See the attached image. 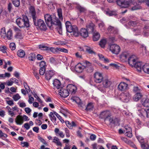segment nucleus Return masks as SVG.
Here are the masks:
<instances>
[{
  "label": "nucleus",
  "instance_id": "1",
  "mask_svg": "<svg viewBox=\"0 0 149 149\" xmlns=\"http://www.w3.org/2000/svg\"><path fill=\"white\" fill-rule=\"evenodd\" d=\"M65 25L67 32L70 33L72 36L78 37L80 35L84 38H86L88 36V31L85 28H82L79 32L77 27L75 25H72L68 21L66 22Z\"/></svg>",
  "mask_w": 149,
  "mask_h": 149
},
{
  "label": "nucleus",
  "instance_id": "2",
  "mask_svg": "<svg viewBox=\"0 0 149 149\" xmlns=\"http://www.w3.org/2000/svg\"><path fill=\"white\" fill-rule=\"evenodd\" d=\"M29 9V15L33 19L34 25L38 26L41 30H45L47 29L46 25L43 20L41 19L37 20L38 15L36 14L34 7L31 6Z\"/></svg>",
  "mask_w": 149,
  "mask_h": 149
},
{
  "label": "nucleus",
  "instance_id": "3",
  "mask_svg": "<svg viewBox=\"0 0 149 149\" xmlns=\"http://www.w3.org/2000/svg\"><path fill=\"white\" fill-rule=\"evenodd\" d=\"M16 22L17 24L20 28L25 27L28 28L29 26V19L26 15H23L21 17L17 18Z\"/></svg>",
  "mask_w": 149,
  "mask_h": 149
},
{
  "label": "nucleus",
  "instance_id": "4",
  "mask_svg": "<svg viewBox=\"0 0 149 149\" xmlns=\"http://www.w3.org/2000/svg\"><path fill=\"white\" fill-rule=\"evenodd\" d=\"M45 20L48 26L50 27L54 25L55 22L58 20L55 16H52L49 14H46L44 15Z\"/></svg>",
  "mask_w": 149,
  "mask_h": 149
},
{
  "label": "nucleus",
  "instance_id": "5",
  "mask_svg": "<svg viewBox=\"0 0 149 149\" xmlns=\"http://www.w3.org/2000/svg\"><path fill=\"white\" fill-rule=\"evenodd\" d=\"M112 82L107 79L104 78L101 82V84L98 87V89L102 92L103 91L104 89L110 86Z\"/></svg>",
  "mask_w": 149,
  "mask_h": 149
},
{
  "label": "nucleus",
  "instance_id": "6",
  "mask_svg": "<svg viewBox=\"0 0 149 149\" xmlns=\"http://www.w3.org/2000/svg\"><path fill=\"white\" fill-rule=\"evenodd\" d=\"M28 117L24 115L23 116L18 115L15 119V122L18 125H21L22 124L24 121H27L29 120Z\"/></svg>",
  "mask_w": 149,
  "mask_h": 149
},
{
  "label": "nucleus",
  "instance_id": "7",
  "mask_svg": "<svg viewBox=\"0 0 149 149\" xmlns=\"http://www.w3.org/2000/svg\"><path fill=\"white\" fill-rule=\"evenodd\" d=\"M132 2V0H118L117 4L122 8H126L129 7Z\"/></svg>",
  "mask_w": 149,
  "mask_h": 149
},
{
  "label": "nucleus",
  "instance_id": "8",
  "mask_svg": "<svg viewBox=\"0 0 149 149\" xmlns=\"http://www.w3.org/2000/svg\"><path fill=\"white\" fill-rule=\"evenodd\" d=\"M110 50L113 53L117 54L120 51V48L118 45L113 44L110 45Z\"/></svg>",
  "mask_w": 149,
  "mask_h": 149
},
{
  "label": "nucleus",
  "instance_id": "9",
  "mask_svg": "<svg viewBox=\"0 0 149 149\" xmlns=\"http://www.w3.org/2000/svg\"><path fill=\"white\" fill-rule=\"evenodd\" d=\"M130 96L128 92L125 91L121 94L120 98L123 102H127L129 101Z\"/></svg>",
  "mask_w": 149,
  "mask_h": 149
},
{
  "label": "nucleus",
  "instance_id": "10",
  "mask_svg": "<svg viewBox=\"0 0 149 149\" xmlns=\"http://www.w3.org/2000/svg\"><path fill=\"white\" fill-rule=\"evenodd\" d=\"M6 109H7L8 115L12 117L14 116L15 114L14 112V111H16L17 112H18L19 111V108L17 106H15L12 108H11L9 106H7L6 107Z\"/></svg>",
  "mask_w": 149,
  "mask_h": 149
},
{
  "label": "nucleus",
  "instance_id": "11",
  "mask_svg": "<svg viewBox=\"0 0 149 149\" xmlns=\"http://www.w3.org/2000/svg\"><path fill=\"white\" fill-rule=\"evenodd\" d=\"M100 116L106 121L108 120L109 118L111 116V115L109 111H102L101 113Z\"/></svg>",
  "mask_w": 149,
  "mask_h": 149
},
{
  "label": "nucleus",
  "instance_id": "12",
  "mask_svg": "<svg viewBox=\"0 0 149 149\" xmlns=\"http://www.w3.org/2000/svg\"><path fill=\"white\" fill-rule=\"evenodd\" d=\"M84 63L85 65L84 66L86 68V71L87 72L91 73L93 71L94 69L91 63L87 61H85Z\"/></svg>",
  "mask_w": 149,
  "mask_h": 149
},
{
  "label": "nucleus",
  "instance_id": "13",
  "mask_svg": "<svg viewBox=\"0 0 149 149\" xmlns=\"http://www.w3.org/2000/svg\"><path fill=\"white\" fill-rule=\"evenodd\" d=\"M137 61V57L134 55L130 56L128 59V63L130 65L133 67Z\"/></svg>",
  "mask_w": 149,
  "mask_h": 149
},
{
  "label": "nucleus",
  "instance_id": "14",
  "mask_svg": "<svg viewBox=\"0 0 149 149\" xmlns=\"http://www.w3.org/2000/svg\"><path fill=\"white\" fill-rule=\"evenodd\" d=\"M94 81L97 83L101 82L103 80V78L102 74L99 72H96L94 74Z\"/></svg>",
  "mask_w": 149,
  "mask_h": 149
},
{
  "label": "nucleus",
  "instance_id": "15",
  "mask_svg": "<svg viewBox=\"0 0 149 149\" xmlns=\"http://www.w3.org/2000/svg\"><path fill=\"white\" fill-rule=\"evenodd\" d=\"M59 94L60 96L63 97H66L68 96L69 94L68 90L63 88H61L58 91Z\"/></svg>",
  "mask_w": 149,
  "mask_h": 149
},
{
  "label": "nucleus",
  "instance_id": "16",
  "mask_svg": "<svg viewBox=\"0 0 149 149\" xmlns=\"http://www.w3.org/2000/svg\"><path fill=\"white\" fill-rule=\"evenodd\" d=\"M67 89L68 90L69 93L74 94L76 92L77 87L72 84H69L67 86Z\"/></svg>",
  "mask_w": 149,
  "mask_h": 149
},
{
  "label": "nucleus",
  "instance_id": "17",
  "mask_svg": "<svg viewBox=\"0 0 149 149\" xmlns=\"http://www.w3.org/2000/svg\"><path fill=\"white\" fill-rule=\"evenodd\" d=\"M127 88L128 84L124 82H120L118 86V90L121 91H124Z\"/></svg>",
  "mask_w": 149,
  "mask_h": 149
},
{
  "label": "nucleus",
  "instance_id": "18",
  "mask_svg": "<svg viewBox=\"0 0 149 149\" xmlns=\"http://www.w3.org/2000/svg\"><path fill=\"white\" fill-rule=\"evenodd\" d=\"M55 72L52 70L47 71L45 73V78L47 80H49L54 74Z\"/></svg>",
  "mask_w": 149,
  "mask_h": 149
},
{
  "label": "nucleus",
  "instance_id": "19",
  "mask_svg": "<svg viewBox=\"0 0 149 149\" xmlns=\"http://www.w3.org/2000/svg\"><path fill=\"white\" fill-rule=\"evenodd\" d=\"M56 112L55 111H53L50 112L49 115L50 120L54 123L56 122V119L55 116H56Z\"/></svg>",
  "mask_w": 149,
  "mask_h": 149
},
{
  "label": "nucleus",
  "instance_id": "20",
  "mask_svg": "<svg viewBox=\"0 0 149 149\" xmlns=\"http://www.w3.org/2000/svg\"><path fill=\"white\" fill-rule=\"evenodd\" d=\"M54 25L57 26L56 28L57 30L59 33L61 34L62 33L61 24L59 20L58 19L57 20L56 22H55Z\"/></svg>",
  "mask_w": 149,
  "mask_h": 149
},
{
  "label": "nucleus",
  "instance_id": "21",
  "mask_svg": "<svg viewBox=\"0 0 149 149\" xmlns=\"http://www.w3.org/2000/svg\"><path fill=\"white\" fill-rule=\"evenodd\" d=\"M107 30L109 33L114 34H117L118 33V30L116 28L111 26L109 27Z\"/></svg>",
  "mask_w": 149,
  "mask_h": 149
},
{
  "label": "nucleus",
  "instance_id": "22",
  "mask_svg": "<svg viewBox=\"0 0 149 149\" xmlns=\"http://www.w3.org/2000/svg\"><path fill=\"white\" fill-rule=\"evenodd\" d=\"M53 84L54 88L58 89L61 88L60 81L57 79H55L53 81Z\"/></svg>",
  "mask_w": 149,
  "mask_h": 149
},
{
  "label": "nucleus",
  "instance_id": "23",
  "mask_svg": "<svg viewBox=\"0 0 149 149\" xmlns=\"http://www.w3.org/2000/svg\"><path fill=\"white\" fill-rule=\"evenodd\" d=\"M143 65V64L141 62L137 61L133 67L135 68L138 71L140 72L142 69Z\"/></svg>",
  "mask_w": 149,
  "mask_h": 149
},
{
  "label": "nucleus",
  "instance_id": "24",
  "mask_svg": "<svg viewBox=\"0 0 149 149\" xmlns=\"http://www.w3.org/2000/svg\"><path fill=\"white\" fill-rule=\"evenodd\" d=\"M94 25L92 22H90L88 24L87 26L86 27L88 31L91 32H93L94 31Z\"/></svg>",
  "mask_w": 149,
  "mask_h": 149
},
{
  "label": "nucleus",
  "instance_id": "25",
  "mask_svg": "<svg viewBox=\"0 0 149 149\" xmlns=\"http://www.w3.org/2000/svg\"><path fill=\"white\" fill-rule=\"evenodd\" d=\"M6 37L8 40H11L13 38V33L11 29H10L6 34Z\"/></svg>",
  "mask_w": 149,
  "mask_h": 149
},
{
  "label": "nucleus",
  "instance_id": "26",
  "mask_svg": "<svg viewBox=\"0 0 149 149\" xmlns=\"http://www.w3.org/2000/svg\"><path fill=\"white\" fill-rule=\"evenodd\" d=\"M83 66H82L80 63H78L75 67V69L78 72H81L83 69Z\"/></svg>",
  "mask_w": 149,
  "mask_h": 149
},
{
  "label": "nucleus",
  "instance_id": "27",
  "mask_svg": "<svg viewBox=\"0 0 149 149\" xmlns=\"http://www.w3.org/2000/svg\"><path fill=\"white\" fill-rule=\"evenodd\" d=\"M93 40L94 41H97L100 38L99 33L96 31H94L93 32Z\"/></svg>",
  "mask_w": 149,
  "mask_h": 149
},
{
  "label": "nucleus",
  "instance_id": "28",
  "mask_svg": "<svg viewBox=\"0 0 149 149\" xmlns=\"http://www.w3.org/2000/svg\"><path fill=\"white\" fill-rule=\"evenodd\" d=\"M141 103L142 105L146 107H149V99L146 98V99H143L141 101Z\"/></svg>",
  "mask_w": 149,
  "mask_h": 149
},
{
  "label": "nucleus",
  "instance_id": "29",
  "mask_svg": "<svg viewBox=\"0 0 149 149\" xmlns=\"http://www.w3.org/2000/svg\"><path fill=\"white\" fill-rule=\"evenodd\" d=\"M108 120L111 124H116L118 122V119L116 118H113L111 116L109 119Z\"/></svg>",
  "mask_w": 149,
  "mask_h": 149
},
{
  "label": "nucleus",
  "instance_id": "30",
  "mask_svg": "<svg viewBox=\"0 0 149 149\" xmlns=\"http://www.w3.org/2000/svg\"><path fill=\"white\" fill-rule=\"evenodd\" d=\"M54 132L56 135L57 134L62 138H63L64 137V134H63V132L59 131V130L58 128H56L54 130Z\"/></svg>",
  "mask_w": 149,
  "mask_h": 149
},
{
  "label": "nucleus",
  "instance_id": "31",
  "mask_svg": "<svg viewBox=\"0 0 149 149\" xmlns=\"http://www.w3.org/2000/svg\"><path fill=\"white\" fill-rule=\"evenodd\" d=\"M142 69L144 72L149 74V64H146L143 65Z\"/></svg>",
  "mask_w": 149,
  "mask_h": 149
},
{
  "label": "nucleus",
  "instance_id": "32",
  "mask_svg": "<svg viewBox=\"0 0 149 149\" xmlns=\"http://www.w3.org/2000/svg\"><path fill=\"white\" fill-rule=\"evenodd\" d=\"M142 96V95L140 93H137L134 95L133 99L134 101H137L141 98Z\"/></svg>",
  "mask_w": 149,
  "mask_h": 149
},
{
  "label": "nucleus",
  "instance_id": "33",
  "mask_svg": "<svg viewBox=\"0 0 149 149\" xmlns=\"http://www.w3.org/2000/svg\"><path fill=\"white\" fill-rule=\"evenodd\" d=\"M71 99L73 101L75 102L78 104L81 105V100L79 97H73L71 98Z\"/></svg>",
  "mask_w": 149,
  "mask_h": 149
},
{
  "label": "nucleus",
  "instance_id": "34",
  "mask_svg": "<svg viewBox=\"0 0 149 149\" xmlns=\"http://www.w3.org/2000/svg\"><path fill=\"white\" fill-rule=\"evenodd\" d=\"M84 49L86 52L89 54H95V52L93 51L92 49L88 46H84Z\"/></svg>",
  "mask_w": 149,
  "mask_h": 149
},
{
  "label": "nucleus",
  "instance_id": "35",
  "mask_svg": "<svg viewBox=\"0 0 149 149\" xmlns=\"http://www.w3.org/2000/svg\"><path fill=\"white\" fill-rule=\"evenodd\" d=\"M6 29L5 27L2 28L1 30L0 35L1 37L3 38H5L6 37Z\"/></svg>",
  "mask_w": 149,
  "mask_h": 149
},
{
  "label": "nucleus",
  "instance_id": "36",
  "mask_svg": "<svg viewBox=\"0 0 149 149\" xmlns=\"http://www.w3.org/2000/svg\"><path fill=\"white\" fill-rule=\"evenodd\" d=\"M149 34V26L146 25L145 26L144 35L145 36H148Z\"/></svg>",
  "mask_w": 149,
  "mask_h": 149
},
{
  "label": "nucleus",
  "instance_id": "37",
  "mask_svg": "<svg viewBox=\"0 0 149 149\" xmlns=\"http://www.w3.org/2000/svg\"><path fill=\"white\" fill-rule=\"evenodd\" d=\"M53 142L56 143L58 146H62V144L61 142L59 141V139L56 136L54 137Z\"/></svg>",
  "mask_w": 149,
  "mask_h": 149
},
{
  "label": "nucleus",
  "instance_id": "38",
  "mask_svg": "<svg viewBox=\"0 0 149 149\" xmlns=\"http://www.w3.org/2000/svg\"><path fill=\"white\" fill-rule=\"evenodd\" d=\"M17 54L19 57L23 58L25 55V52L22 49L19 50L17 52Z\"/></svg>",
  "mask_w": 149,
  "mask_h": 149
},
{
  "label": "nucleus",
  "instance_id": "39",
  "mask_svg": "<svg viewBox=\"0 0 149 149\" xmlns=\"http://www.w3.org/2000/svg\"><path fill=\"white\" fill-rule=\"evenodd\" d=\"M57 12L59 18L61 20H62L63 17L62 16V10L61 8H59L57 9Z\"/></svg>",
  "mask_w": 149,
  "mask_h": 149
},
{
  "label": "nucleus",
  "instance_id": "40",
  "mask_svg": "<svg viewBox=\"0 0 149 149\" xmlns=\"http://www.w3.org/2000/svg\"><path fill=\"white\" fill-rule=\"evenodd\" d=\"M36 55L34 53H31L29 55L28 59L30 61H33L36 59Z\"/></svg>",
  "mask_w": 149,
  "mask_h": 149
},
{
  "label": "nucleus",
  "instance_id": "41",
  "mask_svg": "<svg viewBox=\"0 0 149 149\" xmlns=\"http://www.w3.org/2000/svg\"><path fill=\"white\" fill-rule=\"evenodd\" d=\"M147 109H139L138 111L141 114V116L145 117L146 115Z\"/></svg>",
  "mask_w": 149,
  "mask_h": 149
},
{
  "label": "nucleus",
  "instance_id": "42",
  "mask_svg": "<svg viewBox=\"0 0 149 149\" xmlns=\"http://www.w3.org/2000/svg\"><path fill=\"white\" fill-rule=\"evenodd\" d=\"M107 42V41L106 39H103L100 41L99 45L101 47L104 48V47Z\"/></svg>",
  "mask_w": 149,
  "mask_h": 149
},
{
  "label": "nucleus",
  "instance_id": "43",
  "mask_svg": "<svg viewBox=\"0 0 149 149\" xmlns=\"http://www.w3.org/2000/svg\"><path fill=\"white\" fill-rule=\"evenodd\" d=\"M93 107V105L91 103H89L87 105L85 110L86 111L92 110Z\"/></svg>",
  "mask_w": 149,
  "mask_h": 149
},
{
  "label": "nucleus",
  "instance_id": "44",
  "mask_svg": "<svg viewBox=\"0 0 149 149\" xmlns=\"http://www.w3.org/2000/svg\"><path fill=\"white\" fill-rule=\"evenodd\" d=\"M12 1L13 3L15 6L18 7L19 6V0H12Z\"/></svg>",
  "mask_w": 149,
  "mask_h": 149
},
{
  "label": "nucleus",
  "instance_id": "45",
  "mask_svg": "<svg viewBox=\"0 0 149 149\" xmlns=\"http://www.w3.org/2000/svg\"><path fill=\"white\" fill-rule=\"evenodd\" d=\"M76 7L80 12H85L86 10V9L85 8L79 5H77Z\"/></svg>",
  "mask_w": 149,
  "mask_h": 149
},
{
  "label": "nucleus",
  "instance_id": "46",
  "mask_svg": "<svg viewBox=\"0 0 149 149\" xmlns=\"http://www.w3.org/2000/svg\"><path fill=\"white\" fill-rule=\"evenodd\" d=\"M24 87L26 90L27 93H28L30 92L31 91L29 86L28 85L27 83L24 82L23 83Z\"/></svg>",
  "mask_w": 149,
  "mask_h": 149
},
{
  "label": "nucleus",
  "instance_id": "47",
  "mask_svg": "<svg viewBox=\"0 0 149 149\" xmlns=\"http://www.w3.org/2000/svg\"><path fill=\"white\" fill-rule=\"evenodd\" d=\"M107 15L109 16H112L116 15V12L115 11H109L106 12Z\"/></svg>",
  "mask_w": 149,
  "mask_h": 149
},
{
  "label": "nucleus",
  "instance_id": "48",
  "mask_svg": "<svg viewBox=\"0 0 149 149\" xmlns=\"http://www.w3.org/2000/svg\"><path fill=\"white\" fill-rule=\"evenodd\" d=\"M141 148L142 149H149V146L146 143L144 142L141 144Z\"/></svg>",
  "mask_w": 149,
  "mask_h": 149
},
{
  "label": "nucleus",
  "instance_id": "49",
  "mask_svg": "<svg viewBox=\"0 0 149 149\" xmlns=\"http://www.w3.org/2000/svg\"><path fill=\"white\" fill-rule=\"evenodd\" d=\"M38 63L40 68H45L46 67V63L44 61H42Z\"/></svg>",
  "mask_w": 149,
  "mask_h": 149
},
{
  "label": "nucleus",
  "instance_id": "50",
  "mask_svg": "<svg viewBox=\"0 0 149 149\" xmlns=\"http://www.w3.org/2000/svg\"><path fill=\"white\" fill-rule=\"evenodd\" d=\"M124 133L126 132V131L130 132L131 131H132L131 127L128 125H125L124 127Z\"/></svg>",
  "mask_w": 149,
  "mask_h": 149
},
{
  "label": "nucleus",
  "instance_id": "51",
  "mask_svg": "<svg viewBox=\"0 0 149 149\" xmlns=\"http://www.w3.org/2000/svg\"><path fill=\"white\" fill-rule=\"evenodd\" d=\"M20 98V96L19 95V94L17 93L15 95H14L13 97V99L15 101H17Z\"/></svg>",
  "mask_w": 149,
  "mask_h": 149
},
{
  "label": "nucleus",
  "instance_id": "52",
  "mask_svg": "<svg viewBox=\"0 0 149 149\" xmlns=\"http://www.w3.org/2000/svg\"><path fill=\"white\" fill-rule=\"evenodd\" d=\"M49 62L53 65H56V61L53 57H51L49 60Z\"/></svg>",
  "mask_w": 149,
  "mask_h": 149
},
{
  "label": "nucleus",
  "instance_id": "53",
  "mask_svg": "<svg viewBox=\"0 0 149 149\" xmlns=\"http://www.w3.org/2000/svg\"><path fill=\"white\" fill-rule=\"evenodd\" d=\"M99 26L102 32H104L105 27L103 23H101L99 24Z\"/></svg>",
  "mask_w": 149,
  "mask_h": 149
},
{
  "label": "nucleus",
  "instance_id": "54",
  "mask_svg": "<svg viewBox=\"0 0 149 149\" xmlns=\"http://www.w3.org/2000/svg\"><path fill=\"white\" fill-rule=\"evenodd\" d=\"M56 49L58 51L62 52H65V53H67L68 52V50L65 48H60L57 47Z\"/></svg>",
  "mask_w": 149,
  "mask_h": 149
},
{
  "label": "nucleus",
  "instance_id": "55",
  "mask_svg": "<svg viewBox=\"0 0 149 149\" xmlns=\"http://www.w3.org/2000/svg\"><path fill=\"white\" fill-rule=\"evenodd\" d=\"M45 68H40L39 70V73L40 75H43L45 72Z\"/></svg>",
  "mask_w": 149,
  "mask_h": 149
},
{
  "label": "nucleus",
  "instance_id": "56",
  "mask_svg": "<svg viewBox=\"0 0 149 149\" xmlns=\"http://www.w3.org/2000/svg\"><path fill=\"white\" fill-rule=\"evenodd\" d=\"M9 46L10 49L12 50H14L15 49V45L13 42L11 43Z\"/></svg>",
  "mask_w": 149,
  "mask_h": 149
},
{
  "label": "nucleus",
  "instance_id": "57",
  "mask_svg": "<svg viewBox=\"0 0 149 149\" xmlns=\"http://www.w3.org/2000/svg\"><path fill=\"white\" fill-rule=\"evenodd\" d=\"M126 136H127L129 137H131L132 136V131L130 132H127L124 133Z\"/></svg>",
  "mask_w": 149,
  "mask_h": 149
},
{
  "label": "nucleus",
  "instance_id": "58",
  "mask_svg": "<svg viewBox=\"0 0 149 149\" xmlns=\"http://www.w3.org/2000/svg\"><path fill=\"white\" fill-rule=\"evenodd\" d=\"M39 47L41 50H47L48 49V47L43 45H40Z\"/></svg>",
  "mask_w": 149,
  "mask_h": 149
},
{
  "label": "nucleus",
  "instance_id": "59",
  "mask_svg": "<svg viewBox=\"0 0 149 149\" xmlns=\"http://www.w3.org/2000/svg\"><path fill=\"white\" fill-rule=\"evenodd\" d=\"M6 49L7 48L5 46L0 47V51L4 53L6 52Z\"/></svg>",
  "mask_w": 149,
  "mask_h": 149
},
{
  "label": "nucleus",
  "instance_id": "60",
  "mask_svg": "<svg viewBox=\"0 0 149 149\" xmlns=\"http://www.w3.org/2000/svg\"><path fill=\"white\" fill-rule=\"evenodd\" d=\"M34 100V98L32 97L31 95L29 96V100H28V102L29 104H31L33 102Z\"/></svg>",
  "mask_w": 149,
  "mask_h": 149
},
{
  "label": "nucleus",
  "instance_id": "61",
  "mask_svg": "<svg viewBox=\"0 0 149 149\" xmlns=\"http://www.w3.org/2000/svg\"><path fill=\"white\" fill-rule=\"evenodd\" d=\"M21 144L23 147H28L29 146L28 143L27 142H21Z\"/></svg>",
  "mask_w": 149,
  "mask_h": 149
},
{
  "label": "nucleus",
  "instance_id": "62",
  "mask_svg": "<svg viewBox=\"0 0 149 149\" xmlns=\"http://www.w3.org/2000/svg\"><path fill=\"white\" fill-rule=\"evenodd\" d=\"M65 123L67 126L70 129H72V126L71 125V124L70 123L69 121H65Z\"/></svg>",
  "mask_w": 149,
  "mask_h": 149
},
{
  "label": "nucleus",
  "instance_id": "63",
  "mask_svg": "<svg viewBox=\"0 0 149 149\" xmlns=\"http://www.w3.org/2000/svg\"><path fill=\"white\" fill-rule=\"evenodd\" d=\"M56 116L61 122L62 123L64 122L63 120L62 119L61 117L57 113L56 114Z\"/></svg>",
  "mask_w": 149,
  "mask_h": 149
},
{
  "label": "nucleus",
  "instance_id": "64",
  "mask_svg": "<svg viewBox=\"0 0 149 149\" xmlns=\"http://www.w3.org/2000/svg\"><path fill=\"white\" fill-rule=\"evenodd\" d=\"M6 102L10 106H12L14 104V103L13 100H6Z\"/></svg>",
  "mask_w": 149,
  "mask_h": 149
}]
</instances>
